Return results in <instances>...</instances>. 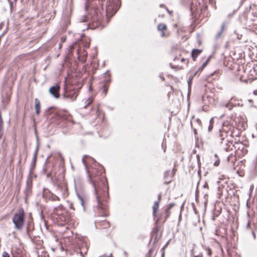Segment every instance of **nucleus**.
Returning <instances> with one entry per match:
<instances>
[{
	"instance_id": "nucleus-4",
	"label": "nucleus",
	"mask_w": 257,
	"mask_h": 257,
	"mask_svg": "<svg viewBox=\"0 0 257 257\" xmlns=\"http://www.w3.org/2000/svg\"><path fill=\"white\" fill-rule=\"evenodd\" d=\"M77 96H78V93L76 92H73L72 93H70L68 94H65L63 95V97L65 98L69 99L71 101H74L76 99Z\"/></svg>"
},
{
	"instance_id": "nucleus-14",
	"label": "nucleus",
	"mask_w": 257,
	"mask_h": 257,
	"mask_svg": "<svg viewBox=\"0 0 257 257\" xmlns=\"http://www.w3.org/2000/svg\"><path fill=\"white\" fill-rule=\"evenodd\" d=\"M78 198L80 200V203H81V205L82 206H84V201H83V198L81 197H80V196H79Z\"/></svg>"
},
{
	"instance_id": "nucleus-5",
	"label": "nucleus",
	"mask_w": 257,
	"mask_h": 257,
	"mask_svg": "<svg viewBox=\"0 0 257 257\" xmlns=\"http://www.w3.org/2000/svg\"><path fill=\"white\" fill-rule=\"evenodd\" d=\"M35 108L36 114H39L40 113L41 106L40 102L38 98L35 99Z\"/></svg>"
},
{
	"instance_id": "nucleus-12",
	"label": "nucleus",
	"mask_w": 257,
	"mask_h": 257,
	"mask_svg": "<svg viewBox=\"0 0 257 257\" xmlns=\"http://www.w3.org/2000/svg\"><path fill=\"white\" fill-rule=\"evenodd\" d=\"M51 199L52 201H57L59 200V198L56 195H53L51 197Z\"/></svg>"
},
{
	"instance_id": "nucleus-26",
	"label": "nucleus",
	"mask_w": 257,
	"mask_h": 257,
	"mask_svg": "<svg viewBox=\"0 0 257 257\" xmlns=\"http://www.w3.org/2000/svg\"><path fill=\"white\" fill-rule=\"evenodd\" d=\"M194 257H199V256H197V255H195V256H194Z\"/></svg>"
},
{
	"instance_id": "nucleus-21",
	"label": "nucleus",
	"mask_w": 257,
	"mask_h": 257,
	"mask_svg": "<svg viewBox=\"0 0 257 257\" xmlns=\"http://www.w3.org/2000/svg\"><path fill=\"white\" fill-rule=\"evenodd\" d=\"M161 194H159V195H158V201H159V202H160V199H161Z\"/></svg>"
},
{
	"instance_id": "nucleus-6",
	"label": "nucleus",
	"mask_w": 257,
	"mask_h": 257,
	"mask_svg": "<svg viewBox=\"0 0 257 257\" xmlns=\"http://www.w3.org/2000/svg\"><path fill=\"white\" fill-rule=\"evenodd\" d=\"M201 51H202L201 50H199V49H193L192 50V53H191V55H192L193 60L194 61L195 60V59L201 53Z\"/></svg>"
},
{
	"instance_id": "nucleus-25",
	"label": "nucleus",
	"mask_w": 257,
	"mask_h": 257,
	"mask_svg": "<svg viewBox=\"0 0 257 257\" xmlns=\"http://www.w3.org/2000/svg\"><path fill=\"white\" fill-rule=\"evenodd\" d=\"M108 257H112V254H110V256H108Z\"/></svg>"
},
{
	"instance_id": "nucleus-20",
	"label": "nucleus",
	"mask_w": 257,
	"mask_h": 257,
	"mask_svg": "<svg viewBox=\"0 0 257 257\" xmlns=\"http://www.w3.org/2000/svg\"><path fill=\"white\" fill-rule=\"evenodd\" d=\"M210 124H213V118H211V119L210 120Z\"/></svg>"
},
{
	"instance_id": "nucleus-9",
	"label": "nucleus",
	"mask_w": 257,
	"mask_h": 257,
	"mask_svg": "<svg viewBox=\"0 0 257 257\" xmlns=\"http://www.w3.org/2000/svg\"><path fill=\"white\" fill-rule=\"evenodd\" d=\"M224 29H225V24L223 23L222 24L220 31L215 36L216 40H218L221 37Z\"/></svg>"
},
{
	"instance_id": "nucleus-17",
	"label": "nucleus",
	"mask_w": 257,
	"mask_h": 257,
	"mask_svg": "<svg viewBox=\"0 0 257 257\" xmlns=\"http://www.w3.org/2000/svg\"><path fill=\"white\" fill-rule=\"evenodd\" d=\"M213 128V124H210L209 127H208V131L210 132L211 131V130Z\"/></svg>"
},
{
	"instance_id": "nucleus-22",
	"label": "nucleus",
	"mask_w": 257,
	"mask_h": 257,
	"mask_svg": "<svg viewBox=\"0 0 257 257\" xmlns=\"http://www.w3.org/2000/svg\"><path fill=\"white\" fill-rule=\"evenodd\" d=\"M197 121L199 123L200 122H201L200 120V119H197Z\"/></svg>"
},
{
	"instance_id": "nucleus-7",
	"label": "nucleus",
	"mask_w": 257,
	"mask_h": 257,
	"mask_svg": "<svg viewBox=\"0 0 257 257\" xmlns=\"http://www.w3.org/2000/svg\"><path fill=\"white\" fill-rule=\"evenodd\" d=\"M87 250H88V248L86 246V245L83 244L80 248V254L81 256L84 257V255L83 253L86 254L87 253Z\"/></svg>"
},
{
	"instance_id": "nucleus-19",
	"label": "nucleus",
	"mask_w": 257,
	"mask_h": 257,
	"mask_svg": "<svg viewBox=\"0 0 257 257\" xmlns=\"http://www.w3.org/2000/svg\"><path fill=\"white\" fill-rule=\"evenodd\" d=\"M86 157V156H84L82 158V162L83 163V164L85 165H86V163H85V158Z\"/></svg>"
},
{
	"instance_id": "nucleus-10",
	"label": "nucleus",
	"mask_w": 257,
	"mask_h": 257,
	"mask_svg": "<svg viewBox=\"0 0 257 257\" xmlns=\"http://www.w3.org/2000/svg\"><path fill=\"white\" fill-rule=\"evenodd\" d=\"M159 201H155L154 203V204L153 206V214L154 216H156V211L159 208Z\"/></svg>"
},
{
	"instance_id": "nucleus-8",
	"label": "nucleus",
	"mask_w": 257,
	"mask_h": 257,
	"mask_svg": "<svg viewBox=\"0 0 257 257\" xmlns=\"http://www.w3.org/2000/svg\"><path fill=\"white\" fill-rule=\"evenodd\" d=\"M167 29L166 25L164 24H160L158 26V30L160 31H162V33L161 34L162 36H164L165 35L164 32H163L164 30H166Z\"/></svg>"
},
{
	"instance_id": "nucleus-1",
	"label": "nucleus",
	"mask_w": 257,
	"mask_h": 257,
	"mask_svg": "<svg viewBox=\"0 0 257 257\" xmlns=\"http://www.w3.org/2000/svg\"><path fill=\"white\" fill-rule=\"evenodd\" d=\"M93 184L96 198L97 202V206L101 209H105L106 206L101 203V201L106 199L107 192L102 188V184L98 182L95 183L92 181Z\"/></svg>"
},
{
	"instance_id": "nucleus-23",
	"label": "nucleus",
	"mask_w": 257,
	"mask_h": 257,
	"mask_svg": "<svg viewBox=\"0 0 257 257\" xmlns=\"http://www.w3.org/2000/svg\"><path fill=\"white\" fill-rule=\"evenodd\" d=\"M249 227V223L248 222L247 225V227L248 228Z\"/></svg>"
},
{
	"instance_id": "nucleus-2",
	"label": "nucleus",
	"mask_w": 257,
	"mask_h": 257,
	"mask_svg": "<svg viewBox=\"0 0 257 257\" xmlns=\"http://www.w3.org/2000/svg\"><path fill=\"white\" fill-rule=\"evenodd\" d=\"M13 222L17 229L21 230L22 228L24 223V211L23 208H21L18 212L15 213L13 217Z\"/></svg>"
},
{
	"instance_id": "nucleus-3",
	"label": "nucleus",
	"mask_w": 257,
	"mask_h": 257,
	"mask_svg": "<svg viewBox=\"0 0 257 257\" xmlns=\"http://www.w3.org/2000/svg\"><path fill=\"white\" fill-rule=\"evenodd\" d=\"M60 87L59 85L56 84L49 88V92L55 98H58L60 97L59 91Z\"/></svg>"
},
{
	"instance_id": "nucleus-18",
	"label": "nucleus",
	"mask_w": 257,
	"mask_h": 257,
	"mask_svg": "<svg viewBox=\"0 0 257 257\" xmlns=\"http://www.w3.org/2000/svg\"><path fill=\"white\" fill-rule=\"evenodd\" d=\"M219 164V161H216L214 163V165L215 166H218Z\"/></svg>"
},
{
	"instance_id": "nucleus-16",
	"label": "nucleus",
	"mask_w": 257,
	"mask_h": 257,
	"mask_svg": "<svg viewBox=\"0 0 257 257\" xmlns=\"http://www.w3.org/2000/svg\"><path fill=\"white\" fill-rule=\"evenodd\" d=\"M107 91V89L105 87H104L103 89V92H104V95L106 94Z\"/></svg>"
},
{
	"instance_id": "nucleus-11",
	"label": "nucleus",
	"mask_w": 257,
	"mask_h": 257,
	"mask_svg": "<svg viewBox=\"0 0 257 257\" xmlns=\"http://www.w3.org/2000/svg\"><path fill=\"white\" fill-rule=\"evenodd\" d=\"M210 58H208L206 61L202 64V66L199 68V70H202L204 67L206 66L208 62L209 61Z\"/></svg>"
},
{
	"instance_id": "nucleus-15",
	"label": "nucleus",
	"mask_w": 257,
	"mask_h": 257,
	"mask_svg": "<svg viewBox=\"0 0 257 257\" xmlns=\"http://www.w3.org/2000/svg\"><path fill=\"white\" fill-rule=\"evenodd\" d=\"M169 208H168L166 210V219L169 216Z\"/></svg>"
},
{
	"instance_id": "nucleus-13",
	"label": "nucleus",
	"mask_w": 257,
	"mask_h": 257,
	"mask_svg": "<svg viewBox=\"0 0 257 257\" xmlns=\"http://www.w3.org/2000/svg\"><path fill=\"white\" fill-rule=\"evenodd\" d=\"M2 257H10V255L7 252L4 251L3 252Z\"/></svg>"
},
{
	"instance_id": "nucleus-24",
	"label": "nucleus",
	"mask_w": 257,
	"mask_h": 257,
	"mask_svg": "<svg viewBox=\"0 0 257 257\" xmlns=\"http://www.w3.org/2000/svg\"><path fill=\"white\" fill-rule=\"evenodd\" d=\"M252 234H253V236L254 237L255 236V234H254V232H252Z\"/></svg>"
}]
</instances>
